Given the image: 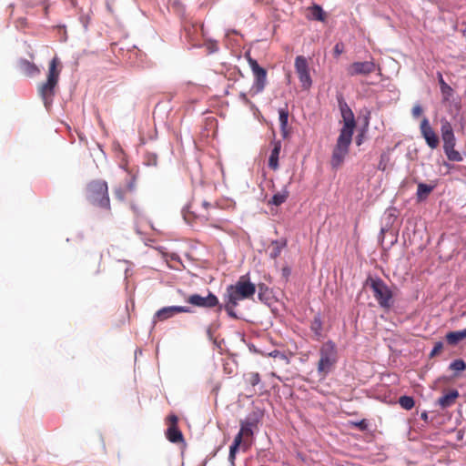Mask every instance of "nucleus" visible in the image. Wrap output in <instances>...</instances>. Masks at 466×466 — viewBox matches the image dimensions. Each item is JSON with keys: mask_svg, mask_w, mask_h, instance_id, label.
Returning <instances> with one entry per match:
<instances>
[{"mask_svg": "<svg viewBox=\"0 0 466 466\" xmlns=\"http://www.w3.org/2000/svg\"><path fill=\"white\" fill-rule=\"evenodd\" d=\"M440 84H441V91L443 93H445L446 90H451V87L444 82V80H443L441 76H440Z\"/></svg>", "mask_w": 466, "mask_h": 466, "instance_id": "e433bc0d", "label": "nucleus"}, {"mask_svg": "<svg viewBox=\"0 0 466 466\" xmlns=\"http://www.w3.org/2000/svg\"><path fill=\"white\" fill-rule=\"evenodd\" d=\"M450 369L456 371H462L466 369V363L462 360H455L450 364Z\"/></svg>", "mask_w": 466, "mask_h": 466, "instance_id": "cd10ccee", "label": "nucleus"}, {"mask_svg": "<svg viewBox=\"0 0 466 466\" xmlns=\"http://www.w3.org/2000/svg\"><path fill=\"white\" fill-rule=\"evenodd\" d=\"M319 356L317 371L320 379H326L335 369L339 360V352L336 344L332 340L324 342L319 348Z\"/></svg>", "mask_w": 466, "mask_h": 466, "instance_id": "7ed1b4c3", "label": "nucleus"}, {"mask_svg": "<svg viewBox=\"0 0 466 466\" xmlns=\"http://www.w3.org/2000/svg\"><path fill=\"white\" fill-rule=\"evenodd\" d=\"M184 312H190V309L186 306H170V307H165L157 310L155 314V320L156 321H164L171 317H173L175 314L177 313H184Z\"/></svg>", "mask_w": 466, "mask_h": 466, "instance_id": "4468645a", "label": "nucleus"}, {"mask_svg": "<svg viewBox=\"0 0 466 466\" xmlns=\"http://www.w3.org/2000/svg\"><path fill=\"white\" fill-rule=\"evenodd\" d=\"M445 339L450 345L454 346L458 344L460 341L466 339V328L462 330L448 332Z\"/></svg>", "mask_w": 466, "mask_h": 466, "instance_id": "aec40b11", "label": "nucleus"}, {"mask_svg": "<svg viewBox=\"0 0 466 466\" xmlns=\"http://www.w3.org/2000/svg\"><path fill=\"white\" fill-rule=\"evenodd\" d=\"M389 162V157L386 154H382L380 156V163L378 165V168L380 170L384 171L387 167V164Z\"/></svg>", "mask_w": 466, "mask_h": 466, "instance_id": "7c9ffc66", "label": "nucleus"}, {"mask_svg": "<svg viewBox=\"0 0 466 466\" xmlns=\"http://www.w3.org/2000/svg\"><path fill=\"white\" fill-rule=\"evenodd\" d=\"M239 97L241 101L244 102L246 105L250 104V100L248 99L245 93H240Z\"/></svg>", "mask_w": 466, "mask_h": 466, "instance_id": "ea45409f", "label": "nucleus"}, {"mask_svg": "<svg viewBox=\"0 0 466 466\" xmlns=\"http://www.w3.org/2000/svg\"><path fill=\"white\" fill-rule=\"evenodd\" d=\"M354 425L361 431H365L368 428V423L366 420H361L359 422H355Z\"/></svg>", "mask_w": 466, "mask_h": 466, "instance_id": "c9c22d12", "label": "nucleus"}, {"mask_svg": "<svg viewBox=\"0 0 466 466\" xmlns=\"http://www.w3.org/2000/svg\"><path fill=\"white\" fill-rule=\"evenodd\" d=\"M288 198H289V191L287 189H284L281 192L276 193L272 197L269 203L273 204L275 206H279V205L283 204L287 200Z\"/></svg>", "mask_w": 466, "mask_h": 466, "instance_id": "5701e85b", "label": "nucleus"}, {"mask_svg": "<svg viewBox=\"0 0 466 466\" xmlns=\"http://www.w3.org/2000/svg\"><path fill=\"white\" fill-rule=\"evenodd\" d=\"M245 381L252 387L260 383V376L258 372H249L245 374Z\"/></svg>", "mask_w": 466, "mask_h": 466, "instance_id": "393cba45", "label": "nucleus"}, {"mask_svg": "<svg viewBox=\"0 0 466 466\" xmlns=\"http://www.w3.org/2000/svg\"><path fill=\"white\" fill-rule=\"evenodd\" d=\"M202 206L205 208H208L209 207H211V204L209 202H208V201H203Z\"/></svg>", "mask_w": 466, "mask_h": 466, "instance_id": "c03bdc74", "label": "nucleus"}, {"mask_svg": "<svg viewBox=\"0 0 466 466\" xmlns=\"http://www.w3.org/2000/svg\"><path fill=\"white\" fill-rule=\"evenodd\" d=\"M460 394L457 390H451L448 393L444 394L438 399L436 404L441 409L445 410L455 404Z\"/></svg>", "mask_w": 466, "mask_h": 466, "instance_id": "dca6fc26", "label": "nucleus"}, {"mask_svg": "<svg viewBox=\"0 0 466 466\" xmlns=\"http://www.w3.org/2000/svg\"><path fill=\"white\" fill-rule=\"evenodd\" d=\"M365 285L370 288L375 299L382 309H390L392 307L393 293L380 278L368 277Z\"/></svg>", "mask_w": 466, "mask_h": 466, "instance_id": "423d86ee", "label": "nucleus"}, {"mask_svg": "<svg viewBox=\"0 0 466 466\" xmlns=\"http://www.w3.org/2000/svg\"><path fill=\"white\" fill-rule=\"evenodd\" d=\"M245 57L248 60L249 67L254 76V82L250 91L255 95L262 92L267 85V70L261 67L258 61L251 57L250 53L247 52Z\"/></svg>", "mask_w": 466, "mask_h": 466, "instance_id": "1a4fd4ad", "label": "nucleus"}, {"mask_svg": "<svg viewBox=\"0 0 466 466\" xmlns=\"http://www.w3.org/2000/svg\"><path fill=\"white\" fill-rule=\"evenodd\" d=\"M323 324L320 316L316 315L310 322V330L314 333V339L318 341L323 338Z\"/></svg>", "mask_w": 466, "mask_h": 466, "instance_id": "a211bd4d", "label": "nucleus"}, {"mask_svg": "<svg viewBox=\"0 0 466 466\" xmlns=\"http://www.w3.org/2000/svg\"><path fill=\"white\" fill-rule=\"evenodd\" d=\"M101 258H102V256H101L100 254H98V255L96 256V259H97L98 263H100Z\"/></svg>", "mask_w": 466, "mask_h": 466, "instance_id": "a18cd8bd", "label": "nucleus"}, {"mask_svg": "<svg viewBox=\"0 0 466 466\" xmlns=\"http://www.w3.org/2000/svg\"><path fill=\"white\" fill-rule=\"evenodd\" d=\"M282 246H285V243H283L282 245H279V242H274L273 249L270 253V257L273 258H276L280 254Z\"/></svg>", "mask_w": 466, "mask_h": 466, "instance_id": "c756f323", "label": "nucleus"}, {"mask_svg": "<svg viewBox=\"0 0 466 466\" xmlns=\"http://www.w3.org/2000/svg\"><path fill=\"white\" fill-rule=\"evenodd\" d=\"M166 436L170 442L178 443L184 441L183 434L178 427L168 426Z\"/></svg>", "mask_w": 466, "mask_h": 466, "instance_id": "412c9836", "label": "nucleus"}, {"mask_svg": "<svg viewBox=\"0 0 466 466\" xmlns=\"http://www.w3.org/2000/svg\"><path fill=\"white\" fill-rule=\"evenodd\" d=\"M338 103L343 119V127H341L339 134H343L345 132L346 134H349V136H353L354 128L356 127L354 114L342 96L338 97Z\"/></svg>", "mask_w": 466, "mask_h": 466, "instance_id": "9d476101", "label": "nucleus"}, {"mask_svg": "<svg viewBox=\"0 0 466 466\" xmlns=\"http://www.w3.org/2000/svg\"><path fill=\"white\" fill-rule=\"evenodd\" d=\"M18 66L20 71L25 76H32L39 73L38 67L35 64L25 59L21 60L18 64Z\"/></svg>", "mask_w": 466, "mask_h": 466, "instance_id": "6ab92c4d", "label": "nucleus"}, {"mask_svg": "<svg viewBox=\"0 0 466 466\" xmlns=\"http://www.w3.org/2000/svg\"><path fill=\"white\" fill-rule=\"evenodd\" d=\"M351 141L352 136H349V134H346L345 132L339 135L330 159L332 168L337 169L342 165L346 156L349 154Z\"/></svg>", "mask_w": 466, "mask_h": 466, "instance_id": "6e6552de", "label": "nucleus"}, {"mask_svg": "<svg viewBox=\"0 0 466 466\" xmlns=\"http://www.w3.org/2000/svg\"><path fill=\"white\" fill-rule=\"evenodd\" d=\"M61 68L62 66L58 57L55 56L49 63L46 81L39 86L38 92L46 107H48L51 104L52 97L55 94V87L58 83Z\"/></svg>", "mask_w": 466, "mask_h": 466, "instance_id": "20e7f679", "label": "nucleus"}, {"mask_svg": "<svg viewBox=\"0 0 466 466\" xmlns=\"http://www.w3.org/2000/svg\"><path fill=\"white\" fill-rule=\"evenodd\" d=\"M420 132L427 145L431 148H436L439 145V138L434 130L430 126L429 120L424 118L420 123Z\"/></svg>", "mask_w": 466, "mask_h": 466, "instance_id": "2eb2a0df", "label": "nucleus"}, {"mask_svg": "<svg viewBox=\"0 0 466 466\" xmlns=\"http://www.w3.org/2000/svg\"><path fill=\"white\" fill-rule=\"evenodd\" d=\"M399 403L403 409L407 410H411L415 405L413 398L410 396H401L399 399Z\"/></svg>", "mask_w": 466, "mask_h": 466, "instance_id": "a878e982", "label": "nucleus"}, {"mask_svg": "<svg viewBox=\"0 0 466 466\" xmlns=\"http://www.w3.org/2000/svg\"><path fill=\"white\" fill-rule=\"evenodd\" d=\"M279 125H280V130L281 135L284 138L289 137V129H288V119H289V112L287 108H280L279 110Z\"/></svg>", "mask_w": 466, "mask_h": 466, "instance_id": "4be33fe9", "label": "nucleus"}, {"mask_svg": "<svg viewBox=\"0 0 466 466\" xmlns=\"http://www.w3.org/2000/svg\"><path fill=\"white\" fill-rule=\"evenodd\" d=\"M443 348H444V344L442 341H438L434 344V347L433 349L431 350V351L430 352V355L429 357L430 358H434L438 355H440L441 353V351L443 350Z\"/></svg>", "mask_w": 466, "mask_h": 466, "instance_id": "c85d7f7f", "label": "nucleus"}, {"mask_svg": "<svg viewBox=\"0 0 466 466\" xmlns=\"http://www.w3.org/2000/svg\"><path fill=\"white\" fill-rule=\"evenodd\" d=\"M86 198L93 206L111 212L107 183L104 180H93L86 187Z\"/></svg>", "mask_w": 466, "mask_h": 466, "instance_id": "39448f33", "label": "nucleus"}, {"mask_svg": "<svg viewBox=\"0 0 466 466\" xmlns=\"http://www.w3.org/2000/svg\"><path fill=\"white\" fill-rule=\"evenodd\" d=\"M127 190L122 187H116L114 190L115 196L119 200H124Z\"/></svg>", "mask_w": 466, "mask_h": 466, "instance_id": "2f4dec72", "label": "nucleus"}, {"mask_svg": "<svg viewBox=\"0 0 466 466\" xmlns=\"http://www.w3.org/2000/svg\"><path fill=\"white\" fill-rule=\"evenodd\" d=\"M420 418L424 420V421H427L428 420V414L427 412H422L420 414Z\"/></svg>", "mask_w": 466, "mask_h": 466, "instance_id": "79ce46f5", "label": "nucleus"}, {"mask_svg": "<svg viewBox=\"0 0 466 466\" xmlns=\"http://www.w3.org/2000/svg\"><path fill=\"white\" fill-rule=\"evenodd\" d=\"M311 15L318 21H323L325 19V13L321 6L314 5L311 7Z\"/></svg>", "mask_w": 466, "mask_h": 466, "instance_id": "bb28decb", "label": "nucleus"}, {"mask_svg": "<svg viewBox=\"0 0 466 466\" xmlns=\"http://www.w3.org/2000/svg\"><path fill=\"white\" fill-rule=\"evenodd\" d=\"M135 188V178H132L126 187L127 191H133Z\"/></svg>", "mask_w": 466, "mask_h": 466, "instance_id": "4c0bfd02", "label": "nucleus"}, {"mask_svg": "<svg viewBox=\"0 0 466 466\" xmlns=\"http://www.w3.org/2000/svg\"><path fill=\"white\" fill-rule=\"evenodd\" d=\"M356 144L358 146H360L362 144V134L358 135V137L356 138Z\"/></svg>", "mask_w": 466, "mask_h": 466, "instance_id": "a19ab883", "label": "nucleus"}, {"mask_svg": "<svg viewBox=\"0 0 466 466\" xmlns=\"http://www.w3.org/2000/svg\"><path fill=\"white\" fill-rule=\"evenodd\" d=\"M131 208H132V209L134 210V212H135L136 214H137V215L139 214V211H140V210H139V208H138L137 206L132 205V206H131Z\"/></svg>", "mask_w": 466, "mask_h": 466, "instance_id": "37998d69", "label": "nucleus"}, {"mask_svg": "<svg viewBox=\"0 0 466 466\" xmlns=\"http://www.w3.org/2000/svg\"><path fill=\"white\" fill-rule=\"evenodd\" d=\"M433 190V187L429 186L424 183H419L417 188V196L420 199L426 198L431 191Z\"/></svg>", "mask_w": 466, "mask_h": 466, "instance_id": "b1692460", "label": "nucleus"}, {"mask_svg": "<svg viewBox=\"0 0 466 466\" xmlns=\"http://www.w3.org/2000/svg\"><path fill=\"white\" fill-rule=\"evenodd\" d=\"M441 138L443 141L444 152L451 161L460 162L462 160L461 155L454 149L456 139L453 134V129L449 121L446 119L441 120Z\"/></svg>", "mask_w": 466, "mask_h": 466, "instance_id": "0eeeda50", "label": "nucleus"}, {"mask_svg": "<svg viewBox=\"0 0 466 466\" xmlns=\"http://www.w3.org/2000/svg\"><path fill=\"white\" fill-rule=\"evenodd\" d=\"M295 69L302 88L309 89L312 85L309 75V64L303 56H298L295 59Z\"/></svg>", "mask_w": 466, "mask_h": 466, "instance_id": "9b49d317", "label": "nucleus"}, {"mask_svg": "<svg viewBox=\"0 0 466 466\" xmlns=\"http://www.w3.org/2000/svg\"><path fill=\"white\" fill-rule=\"evenodd\" d=\"M376 70L373 61L354 62L348 67V74L351 76L359 75H369Z\"/></svg>", "mask_w": 466, "mask_h": 466, "instance_id": "ddd939ff", "label": "nucleus"}, {"mask_svg": "<svg viewBox=\"0 0 466 466\" xmlns=\"http://www.w3.org/2000/svg\"><path fill=\"white\" fill-rule=\"evenodd\" d=\"M258 420L256 418L248 417L241 420L240 430L235 436L233 443L229 448L228 460L234 462L237 451L241 446L244 451H247L251 445L254 431L258 428Z\"/></svg>", "mask_w": 466, "mask_h": 466, "instance_id": "f03ea898", "label": "nucleus"}, {"mask_svg": "<svg viewBox=\"0 0 466 466\" xmlns=\"http://www.w3.org/2000/svg\"><path fill=\"white\" fill-rule=\"evenodd\" d=\"M273 148L270 152L268 157V167L272 170H277L279 168V158L281 150V142L279 140H275L271 143Z\"/></svg>", "mask_w": 466, "mask_h": 466, "instance_id": "f3484780", "label": "nucleus"}, {"mask_svg": "<svg viewBox=\"0 0 466 466\" xmlns=\"http://www.w3.org/2000/svg\"><path fill=\"white\" fill-rule=\"evenodd\" d=\"M269 356H271L273 358L279 356L282 359H286L285 355L279 350H273L272 352L269 353Z\"/></svg>", "mask_w": 466, "mask_h": 466, "instance_id": "58836bf2", "label": "nucleus"}, {"mask_svg": "<svg viewBox=\"0 0 466 466\" xmlns=\"http://www.w3.org/2000/svg\"><path fill=\"white\" fill-rule=\"evenodd\" d=\"M333 51H334L335 56H340L343 53V51H344L343 44H341V43L336 44L335 46H334Z\"/></svg>", "mask_w": 466, "mask_h": 466, "instance_id": "72a5a7b5", "label": "nucleus"}, {"mask_svg": "<svg viewBox=\"0 0 466 466\" xmlns=\"http://www.w3.org/2000/svg\"><path fill=\"white\" fill-rule=\"evenodd\" d=\"M423 110L422 107L417 104L412 107L411 113L414 117H419L421 116Z\"/></svg>", "mask_w": 466, "mask_h": 466, "instance_id": "473e14b6", "label": "nucleus"}, {"mask_svg": "<svg viewBox=\"0 0 466 466\" xmlns=\"http://www.w3.org/2000/svg\"><path fill=\"white\" fill-rule=\"evenodd\" d=\"M256 293V286L250 282L248 275L240 276L238 281L227 288L224 297V309L227 313L236 319V307L240 300L251 299Z\"/></svg>", "mask_w": 466, "mask_h": 466, "instance_id": "f257e3e1", "label": "nucleus"}, {"mask_svg": "<svg viewBox=\"0 0 466 466\" xmlns=\"http://www.w3.org/2000/svg\"><path fill=\"white\" fill-rule=\"evenodd\" d=\"M187 301L200 308H214L218 305V299L210 292L207 297H202L198 294H192L187 298Z\"/></svg>", "mask_w": 466, "mask_h": 466, "instance_id": "f8f14e48", "label": "nucleus"}, {"mask_svg": "<svg viewBox=\"0 0 466 466\" xmlns=\"http://www.w3.org/2000/svg\"><path fill=\"white\" fill-rule=\"evenodd\" d=\"M177 417L174 414L172 415H169L167 417V422L169 423V426H175V427H177Z\"/></svg>", "mask_w": 466, "mask_h": 466, "instance_id": "f704fd0d", "label": "nucleus"}]
</instances>
